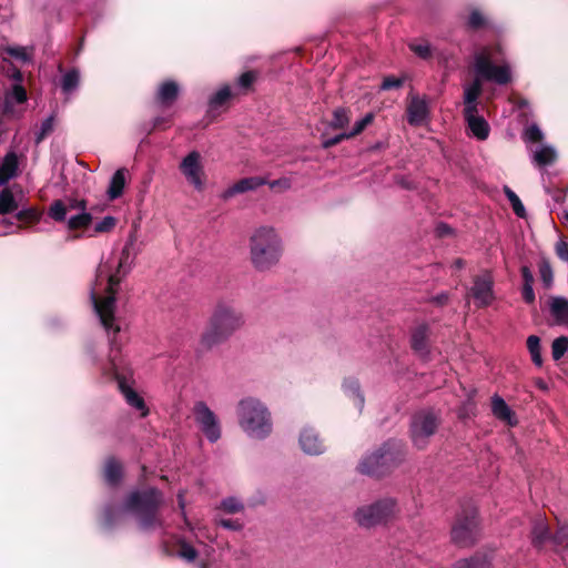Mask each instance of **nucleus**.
Segmentation results:
<instances>
[{"label":"nucleus","mask_w":568,"mask_h":568,"mask_svg":"<svg viewBox=\"0 0 568 568\" xmlns=\"http://www.w3.org/2000/svg\"><path fill=\"white\" fill-rule=\"evenodd\" d=\"M134 261L132 251H104L98 267L90 297L99 321L110 337L112 351L116 348V334L122 320L115 314V294L121 280L130 272Z\"/></svg>","instance_id":"obj_1"},{"label":"nucleus","mask_w":568,"mask_h":568,"mask_svg":"<svg viewBox=\"0 0 568 568\" xmlns=\"http://www.w3.org/2000/svg\"><path fill=\"white\" fill-rule=\"evenodd\" d=\"M476 78L464 92V113L478 112L477 99L483 91V81L506 85L511 82V69L504 61L503 49L499 44L485 45L475 54Z\"/></svg>","instance_id":"obj_2"},{"label":"nucleus","mask_w":568,"mask_h":568,"mask_svg":"<svg viewBox=\"0 0 568 568\" xmlns=\"http://www.w3.org/2000/svg\"><path fill=\"white\" fill-rule=\"evenodd\" d=\"M240 428L251 439L263 440L273 430V422L267 406L255 397H244L236 406Z\"/></svg>","instance_id":"obj_3"},{"label":"nucleus","mask_w":568,"mask_h":568,"mask_svg":"<svg viewBox=\"0 0 568 568\" xmlns=\"http://www.w3.org/2000/svg\"><path fill=\"white\" fill-rule=\"evenodd\" d=\"M244 315L240 310L226 303L217 304L201 336L202 347L211 348L226 341L244 325Z\"/></svg>","instance_id":"obj_4"},{"label":"nucleus","mask_w":568,"mask_h":568,"mask_svg":"<svg viewBox=\"0 0 568 568\" xmlns=\"http://www.w3.org/2000/svg\"><path fill=\"white\" fill-rule=\"evenodd\" d=\"M161 501L162 495L156 489L134 491L129 496L125 508L139 517L142 529H149L154 524L155 510Z\"/></svg>","instance_id":"obj_5"},{"label":"nucleus","mask_w":568,"mask_h":568,"mask_svg":"<svg viewBox=\"0 0 568 568\" xmlns=\"http://www.w3.org/2000/svg\"><path fill=\"white\" fill-rule=\"evenodd\" d=\"M111 365L113 376L118 381L119 388L123 394L126 403L134 409H136L142 417L146 416L149 409L144 403V399L132 388V372L128 368L122 357L112 356Z\"/></svg>","instance_id":"obj_6"},{"label":"nucleus","mask_w":568,"mask_h":568,"mask_svg":"<svg viewBox=\"0 0 568 568\" xmlns=\"http://www.w3.org/2000/svg\"><path fill=\"white\" fill-rule=\"evenodd\" d=\"M396 503L392 498L381 499L374 504L359 507L355 514L356 523L365 528H371L386 523L396 514Z\"/></svg>","instance_id":"obj_7"},{"label":"nucleus","mask_w":568,"mask_h":568,"mask_svg":"<svg viewBox=\"0 0 568 568\" xmlns=\"http://www.w3.org/2000/svg\"><path fill=\"white\" fill-rule=\"evenodd\" d=\"M192 413L196 427L210 443L213 444L221 439V419L205 402H195L192 408Z\"/></svg>","instance_id":"obj_8"},{"label":"nucleus","mask_w":568,"mask_h":568,"mask_svg":"<svg viewBox=\"0 0 568 568\" xmlns=\"http://www.w3.org/2000/svg\"><path fill=\"white\" fill-rule=\"evenodd\" d=\"M478 519L476 511L459 516L452 528V540L454 544L466 547L470 545L476 536Z\"/></svg>","instance_id":"obj_9"},{"label":"nucleus","mask_w":568,"mask_h":568,"mask_svg":"<svg viewBox=\"0 0 568 568\" xmlns=\"http://www.w3.org/2000/svg\"><path fill=\"white\" fill-rule=\"evenodd\" d=\"M437 419L432 413L417 414L412 423V438L414 444L423 448L427 439L435 433Z\"/></svg>","instance_id":"obj_10"},{"label":"nucleus","mask_w":568,"mask_h":568,"mask_svg":"<svg viewBox=\"0 0 568 568\" xmlns=\"http://www.w3.org/2000/svg\"><path fill=\"white\" fill-rule=\"evenodd\" d=\"M201 155L197 151L190 152L181 162L180 170L186 180L194 185L195 189L203 187V166L200 163Z\"/></svg>","instance_id":"obj_11"},{"label":"nucleus","mask_w":568,"mask_h":568,"mask_svg":"<svg viewBox=\"0 0 568 568\" xmlns=\"http://www.w3.org/2000/svg\"><path fill=\"white\" fill-rule=\"evenodd\" d=\"M394 460L390 452L381 448L367 455L359 464V471L367 475H379L384 468Z\"/></svg>","instance_id":"obj_12"},{"label":"nucleus","mask_w":568,"mask_h":568,"mask_svg":"<svg viewBox=\"0 0 568 568\" xmlns=\"http://www.w3.org/2000/svg\"><path fill=\"white\" fill-rule=\"evenodd\" d=\"M493 284V276L489 272L475 277L471 294L479 307L488 306L494 301Z\"/></svg>","instance_id":"obj_13"},{"label":"nucleus","mask_w":568,"mask_h":568,"mask_svg":"<svg viewBox=\"0 0 568 568\" xmlns=\"http://www.w3.org/2000/svg\"><path fill=\"white\" fill-rule=\"evenodd\" d=\"M180 95V85L174 80L162 82L155 93V101L162 108H171Z\"/></svg>","instance_id":"obj_14"},{"label":"nucleus","mask_w":568,"mask_h":568,"mask_svg":"<svg viewBox=\"0 0 568 568\" xmlns=\"http://www.w3.org/2000/svg\"><path fill=\"white\" fill-rule=\"evenodd\" d=\"M300 446L305 454L320 455L325 450L323 442L320 439L317 433L310 427L302 430L300 435Z\"/></svg>","instance_id":"obj_15"},{"label":"nucleus","mask_w":568,"mask_h":568,"mask_svg":"<svg viewBox=\"0 0 568 568\" xmlns=\"http://www.w3.org/2000/svg\"><path fill=\"white\" fill-rule=\"evenodd\" d=\"M251 248H276L280 240L274 229L261 227L251 237Z\"/></svg>","instance_id":"obj_16"},{"label":"nucleus","mask_w":568,"mask_h":568,"mask_svg":"<svg viewBox=\"0 0 568 568\" xmlns=\"http://www.w3.org/2000/svg\"><path fill=\"white\" fill-rule=\"evenodd\" d=\"M491 413L493 415L508 426L517 425L515 412L499 395L491 397Z\"/></svg>","instance_id":"obj_17"},{"label":"nucleus","mask_w":568,"mask_h":568,"mask_svg":"<svg viewBox=\"0 0 568 568\" xmlns=\"http://www.w3.org/2000/svg\"><path fill=\"white\" fill-rule=\"evenodd\" d=\"M265 183H266V181L263 178H258V176H250V178L241 179L240 181H237L235 184H233L231 187H229L223 193V197L229 199L235 194L255 190L258 186L264 185Z\"/></svg>","instance_id":"obj_18"},{"label":"nucleus","mask_w":568,"mask_h":568,"mask_svg":"<svg viewBox=\"0 0 568 568\" xmlns=\"http://www.w3.org/2000/svg\"><path fill=\"white\" fill-rule=\"evenodd\" d=\"M467 120L468 128L470 129L474 136L478 140L484 141L489 136L490 128L488 122L477 112L464 113Z\"/></svg>","instance_id":"obj_19"},{"label":"nucleus","mask_w":568,"mask_h":568,"mask_svg":"<svg viewBox=\"0 0 568 568\" xmlns=\"http://www.w3.org/2000/svg\"><path fill=\"white\" fill-rule=\"evenodd\" d=\"M280 258L278 251H252L251 260L258 270H266Z\"/></svg>","instance_id":"obj_20"},{"label":"nucleus","mask_w":568,"mask_h":568,"mask_svg":"<svg viewBox=\"0 0 568 568\" xmlns=\"http://www.w3.org/2000/svg\"><path fill=\"white\" fill-rule=\"evenodd\" d=\"M125 174L126 170L124 168L119 169L114 172V174L111 178L110 185L108 189V196L110 200H115L120 197L123 193L124 186H125Z\"/></svg>","instance_id":"obj_21"},{"label":"nucleus","mask_w":568,"mask_h":568,"mask_svg":"<svg viewBox=\"0 0 568 568\" xmlns=\"http://www.w3.org/2000/svg\"><path fill=\"white\" fill-rule=\"evenodd\" d=\"M550 313L555 320L565 324L568 323V300L561 296H556L550 300L549 303Z\"/></svg>","instance_id":"obj_22"},{"label":"nucleus","mask_w":568,"mask_h":568,"mask_svg":"<svg viewBox=\"0 0 568 568\" xmlns=\"http://www.w3.org/2000/svg\"><path fill=\"white\" fill-rule=\"evenodd\" d=\"M18 156L13 152H9L4 159L2 164L0 165V183H7L10 179H12L18 170Z\"/></svg>","instance_id":"obj_23"},{"label":"nucleus","mask_w":568,"mask_h":568,"mask_svg":"<svg viewBox=\"0 0 568 568\" xmlns=\"http://www.w3.org/2000/svg\"><path fill=\"white\" fill-rule=\"evenodd\" d=\"M427 116V106L424 101L413 100L407 108V120L412 125L422 123Z\"/></svg>","instance_id":"obj_24"},{"label":"nucleus","mask_w":568,"mask_h":568,"mask_svg":"<svg viewBox=\"0 0 568 568\" xmlns=\"http://www.w3.org/2000/svg\"><path fill=\"white\" fill-rule=\"evenodd\" d=\"M232 98V91L229 85H224L217 92H215L209 101V113L212 114L220 108L226 105Z\"/></svg>","instance_id":"obj_25"},{"label":"nucleus","mask_w":568,"mask_h":568,"mask_svg":"<svg viewBox=\"0 0 568 568\" xmlns=\"http://www.w3.org/2000/svg\"><path fill=\"white\" fill-rule=\"evenodd\" d=\"M351 110L344 106L336 108L333 111V119L329 121L328 126L333 130H343L348 126L351 122Z\"/></svg>","instance_id":"obj_26"},{"label":"nucleus","mask_w":568,"mask_h":568,"mask_svg":"<svg viewBox=\"0 0 568 568\" xmlns=\"http://www.w3.org/2000/svg\"><path fill=\"white\" fill-rule=\"evenodd\" d=\"M92 215L88 212H81L68 220L69 231H88L92 224Z\"/></svg>","instance_id":"obj_27"},{"label":"nucleus","mask_w":568,"mask_h":568,"mask_svg":"<svg viewBox=\"0 0 568 568\" xmlns=\"http://www.w3.org/2000/svg\"><path fill=\"white\" fill-rule=\"evenodd\" d=\"M532 542L535 546H542L549 538L548 525L542 518H538L534 523L531 531Z\"/></svg>","instance_id":"obj_28"},{"label":"nucleus","mask_w":568,"mask_h":568,"mask_svg":"<svg viewBox=\"0 0 568 568\" xmlns=\"http://www.w3.org/2000/svg\"><path fill=\"white\" fill-rule=\"evenodd\" d=\"M80 83V72L78 69L73 68L70 69L62 77L61 80V90L64 94H71L73 91L77 90Z\"/></svg>","instance_id":"obj_29"},{"label":"nucleus","mask_w":568,"mask_h":568,"mask_svg":"<svg viewBox=\"0 0 568 568\" xmlns=\"http://www.w3.org/2000/svg\"><path fill=\"white\" fill-rule=\"evenodd\" d=\"M121 465L114 458L108 459L104 466V478L106 483L110 485H115L121 479Z\"/></svg>","instance_id":"obj_30"},{"label":"nucleus","mask_w":568,"mask_h":568,"mask_svg":"<svg viewBox=\"0 0 568 568\" xmlns=\"http://www.w3.org/2000/svg\"><path fill=\"white\" fill-rule=\"evenodd\" d=\"M428 327L426 325L417 326L412 335L413 348L417 352H424L427 347Z\"/></svg>","instance_id":"obj_31"},{"label":"nucleus","mask_w":568,"mask_h":568,"mask_svg":"<svg viewBox=\"0 0 568 568\" xmlns=\"http://www.w3.org/2000/svg\"><path fill=\"white\" fill-rule=\"evenodd\" d=\"M16 217L21 224L29 226L40 221L41 212L34 206H30L28 209L19 211L16 214Z\"/></svg>","instance_id":"obj_32"},{"label":"nucleus","mask_w":568,"mask_h":568,"mask_svg":"<svg viewBox=\"0 0 568 568\" xmlns=\"http://www.w3.org/2000/svg\"><path fill=\"white\" fill-rule=\"evenodd\" d=\"M18 209V204L13 196V193L9 189H3L0 192V214L6 215L14 212Z\"/></svg>","instance_id":"obj_33"},{"label":"nucleus","mask_w":568,"mask_h":568,"mask_svg":"<svg viewBox=\"0 0 568 568\" xmlns=\"http://www.w3.org/2000/svg\"><path fill=\"white\" fill-rule=\"evenodd\" d=\"M343 388H344V392L348 396L353 397L354 405L357 406L359 410H362V408L364 406V398L359 394L357 381H355V379H347V381H345L344 384H343Z\"/></svg>","instance_id":"obj_34"},{"label":"nucleus","mask_w":568,"mask_h":568,"mask_svg":"<svg viewBox=\"0 0 568 568\" xmlns=\"http://www.w3.org/2000/svg\"><path fill=\"white\" fill-rule=\"evenodd\" d=\"M556 152L554 149L549 146H544L539 151H537L534 155V160L540 166L550 165L556 161Z\"/></svg>","instance_id":"obj_35"},{"label":"nucleus","mask_w":568,"mask_h":568,"mask_svg":"<svg viewBox=\"0 0 568 568\" xmlns=\"http://www.w3.org/2000/svg\"><path fill=\"white\" fill-rule=\"evenodd\" d=\"M467 26L469 29L477 31L488 26V20L478 9H473L469 13Z\"/></svg>","instance_id":"obj_36"},{"label":"nucleus","mask_w":568,"mask_h":568,"mask_svg":"<svg viewBox=\"0 0 568 568\" xmlns=\"http://www.w3.org/2000/svg\"><path fill=\"white\" fill-rule=\"evenodd\" d=\"M504 192H505L508 201L511 204L514 213L518 217H525L526 216V210H525V206L521 203L519 196L509 186H505L504 187Z\"/></svg>","instance_id":"obj_37"},{"label":"nucleus","mask_w":568,"mask_h":568,"mask_svg":"<svg viewBox=\"0 0 568 568\" xmlns=\"http://www.w3.org/2000/svg\"><path fill=\"white\" fill-rule=\"evenodd\" d=\"M568 351V337L560 336L554 339L551 344V355L555 361H559Z\"/></svg>","instance_id":"obj_38"},{"label":"nucleus","mask_w":568,"mask_h":568,"mask_svg":"<svg viewBox=\"0 0 568 568\" xmlns=\"http://www.w3.org/2000/svg\"><path fill=\"white\" fill-rule=\"evenodd\" d=\"M68 205H65L61 200L54 201L49 210V215L57 222L65 221Z\"/></svg>","instance_id":"obj_39"},{"label":"nucleus","mask_w":568,"mask_h":568,"mask_svg":"<svg viewBox=\"0 0 568 568\" xmlns=\"http://www.w3.org/2000/svg\"><path fill=\"white\" fill-rule=\"evenodd\" d=\"M54 130V115L48 116L40 126V131L37 133L36 143L40 144L47 139Z\"/></svg>","instance_id":"obj_40"},{"label":"nucleus","mask_w":568,"mask_h":568,"mask_svg":"<svg viewBox=\"0 0 568 568\" xmlns=\"http://www.w3.org/2000/svg\"><path fill=\"white\" fill-rule=\"evenodd\" d=\"M374 120L373 113H367L363 119L355 122L353 129L349 132H346L349 139H353L361 134Z\"/></svg>","instance_id":"obj_41"},{"label":"nucleus","mask_w":568,"mask_h":568,"mask_svg":"<svg viewBox=\"0 0 568 568\" xmlns=\"http://www.w3.org/2000/svg\"><path fill=\"white\" fill-rule=\"evenodd\" d=\"M258 73L254 70L246 71L242 73L237 79V85L247 91L252 89L253 84L257 80Z\"/></svg>","instance_id":"obj_42"},{"label":"nucleus","mask_w":568,"mask_h":568,"mask_svg":"<svg viewBox=\"0 0 568 568\" xmlns=\"http://www.w3.org/2000/svg\"><path fill=\"white\" fill-rule=\"evenodd\" d=\"M116 222L118 221L114 216H105L94 225L93 233H109L115 227Z\"/></svg>","instance_id":"obj_43"},{"label":"nucleus","mask_w":568,"mask_h":568,"mask_svg":"<svg viewBox=\"0 0 568 568\" xmlns=\"http://www.w3.org/2000/svg\"><path fill=\"white\" fill-rule=\"evenodd\" d=\"M221 508L229 514H236L243 509V504L235 497H229L222 500Z\"/></svg>","instance_id":"obj_44"},{"label":"nucleus","mask_w":568,"mask_h":568,"mask_svg":"<svg viewBox=\"0 0 568 568\" xmlns=\"http://www.w3.org/2000/svg\"><path fill=\"white\" fill-rule=\"evenodd\" d=\"M489 564L486 559L470 558L458 561L454 568H488Z\"/></svg>","instance_id":"obj_45"},{"label":"nucleus","mask_w":568,"mask_h":568,"mask_svg":"<svg viewBox=\"0 0 568 568\" xmlns=\"http://www.w3.org/2000/svg\"><path fill=\"white\" fill-rule=\"evenodd\" d=\"M554 542L562 550H568V524L561 526L554 537Z\"/></svg>","instance_id":"obj_46"},{"label":"nucleus","mask_w":568,"mask_h":568,"mask_svg":"<svg viewBox=\"0 0 568 568\" xmlns=\"http://www.w3.org/2000/svg\"><path fill=\"white\" fill-rule=\"evenodd\" d=\"M4 52L10 57L21 60L23 62L30 61V55L27 53L23 47H7Z\"/></svg>","instance_id":"obj_47"},{"label":"nucleus","mask_w":568,"mask_h":568,"mask_svg":"<svg viewBox=\"0 0 568 568\" xmlns=\"http://www.w3.org/2000/svg\"><path fill=\"white\" fill-rule=\"evenodd\" d=\"M525 139L532 143H539L544 139V134L538 125L532 124L525 131Z\"/></svg>","instance_id":"obj_48"},{"label":"nucleus","mask_w":568,"mask_h":568,"mask_svg":"<svg viewBox=\"0 0 568 568\" xmlns=\"http://www.w3.org/2000/svg\"><path fill=\"white\" fill-rule=\"evenodd\" d=\"M540 278L546 286H550L552 283V270L548 262L542 261L539 265Z\"/></svg>","instance_id":"obj_49"},{"label":"nucleus","mask_w":568,"mask_h":568,"mask_svg":"<svg viewBox=\"0 0 568 568\" xmlns=\"http://www.w3.org/2000/svg\"><path fill=\"white\" fill-rule=\"evenodd\" d=\"M404 80L396 78L394 75H388L383 79V82L381 84V90H392V89H398L403 87Z\"/></svg>","instance_id":"obj_50"},{"label":"nucleus","mask_w":568,"mask_h":568,"mask_svg":"<svg viewBox=\"0 0 568 568\" xmlns=\"http://www.w3.org/2000/svg\"><path fill=\"white\" fill-rule=\"evenodd\" d=\"M409 49L419 58L427 60L432 58V50L428 44H409Z\"/></svg>","instance_id":"obj_51"},{"label":"nucleus","mask_w":568,"mask_h":568,"mask_svg":"<svg viewBox=\"0 0 568 568\" xmlns=\"http://www.w3.org/2000/svg\"><path fill=\"white\" fill-rule=\"evenodd\" d=\"M10 98H12L17 103H23L27 101V91L20 83H16L12 87Z\"/></svg>","instance_id":"obj_52"},{"label":"nucleus","mask_w":568,"mask_h":568,"mask_svg":"<svg viewBox=\"0 0 568 568\" xmlns=\"http://www.w3.org/2000/svg\"><path fill=\"white\" fill-rule=\"evenodd\" d=\"M344 140H349V138H348L346 132L339 133V134H337V135H335L333 138L323 139L322 148L325 149V150L331 149V148L339 144Z\"/></svg>","instance_id":"obj_53"},{"label":"nucleus","mask_w":568,"mask_h":568,"mask_svg":"<svg viewBox=\"0 0 568 568\" xmlns=\"http://www.w3.org/2000/svg\"><path fill=\"white\" fill-rule=\"evenodd\" d=\"M171 125V119L168 116H156L146 133L151 134L154 130H164Z\"/></svg>","instance_id":"obj_54"},{"label":"nucleus","mask_w":568,"mask_h":568,"mask_svg":"<svg viewBox=\"0 0 568 568\" xmlns=\"http://www.w3.org/2000/svg\"><path fill=\"white\" fill-rule=\"evenodd\" d=\"M196 550L187 544H182L179 550V556L186 561H193L196 558Z\"/></svg>","instance_id":"obj_55"},{"label":"nucleus","mask_w":568,"mask_h":568,"mask_svg":"<svg viewBox=\"0 0 568 568\" xmlns=\"http://www.w3.org/2000/svg\"><path fill=\"white\" fill-rule=\"evenodd\" d=\"M523 298L528 304H531L535 302V292L532 288V284H524L523 285Z\"/></svg>","instance_id":"obj_56"},{"label":"nucleus","mask_w":568,"mask_h":568,"mask_svg":"<svg viewBox=\"0 0 568 568\" xmlns=\"http://www.w3.org/2000/svg\"><path fill=\"white\" fill-rule=\"evenodd\" d=\"M527 347L529 353L540 352V339L538 336L531 335L527 338Z\"/></svg>","instance_id":"obj_57"},{"label":"nucleus","mask_w":568,"mask_h":568,"mask_svg":"<svg viewBox=\"0 0 568 568\" xmlns=\"http://www.w3.org/2000/svg\"><path fill=\"white\" fill-rule=\"evenodd\" d=\"M435 232L438 237H445L453 233V229L446 223H439Z\"/></svg>","instance_id":"obj_58"},{"label":"nucleus","mask_w":568,"mask_h":568,"mask_svg":"<svg viewBox=\"0 0 568 568\" xmlns=\"http://www.w3.org/2000/svg\"><path fill=\"white\" fill-rule=\"evenodd\" d=\"M219 524L222 527L231 530H240L242 528V524L239 523L237 520L222 519L219 521Z\"/></svg>","instance_id":"obj_59"},{"label":"nucleus","mask_w":568,"mask_h":568,"mask_svg":"<svg viewBox=\"0 0 568 568\" xmlns=\"http://www.w3.org/2000/svg\"><path fill=\"white\" fill-rule=\"evenodd\" d=\"M69 210H81L82 212H85L87 209V201L85 200H70Z\"/></svg>","instance_id":"obj_60"},{"label":"nucleus","mask_w":568,"mask_h":568,"mask_svg":"<svg viewBox=\"0 0 568 568\" xmlns=\"http://www.w3.org/2000/svg\"><path fill=\"white\" fill-rule=\"evenodd\" d=\"M521 275L524 284H534V275L528 266L524 265L521 267Z\"/></svg>","instance_id":"obj_61"},{"label":"nucleus","mask_w":568,"mask_h":568,"mask_svg":"<svg viewBox=\"0 0 568 568\" xmlns=\"http://www.w3.org/2000/svg\"><path fill=\"white\" fill-rule=\"evenodd\" d=\"M11 78L14 81H17V83H21L22 80H23V74H22V72L19 69L14 68L13 71H12Z\"/></svg>","instance_id":"obj_62"},{"label":"nucleus","mask_w":568,"mask_h":568,"mask_svg":"<svg viewBox=\"0 0 568 568\" xmlns=\"http://www.w3.org/2000/svg\"><path fill=\"white\" fill-rule=\"evenodd\" d=\"M565 196H566V193H565V191H564V190H557V191L554 193V195H552V197H554V200H555L556 202H564Z\"/></svg>","instance_id":"obj_63"},{"label":"nucleus","mask_w":568,"mask_h":568,"mask_svg":"<svg viewBox=\"0 0 568 568\" xmlns=\"http://www.w3.org/2000/svg\"><path fill=\"white\" fill-rule=\"evenodd\" d=\"M531 359L537 366H541L542 358H541V352L531 353Z\"/></svg>","instance_id":"obj_64"}]
</instances>
